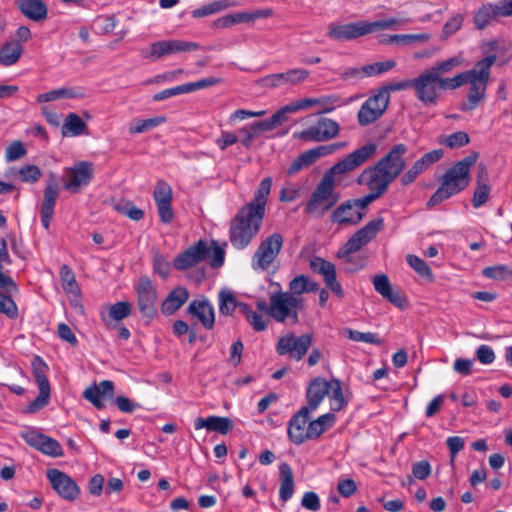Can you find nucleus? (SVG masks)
Listing matches in <instances>:
<instances>
[{"label":"nucleus","mask_w":512,"mask_h":512,"mask_svg":"<svg viewBox=\"0 0 512 512\" xmlns=\"http://www.w3.org/2000/svg\"><path fill=\"white\" fill-rule=\"evenodd\" d=\"M376 150L377 145L375 143H368L333 165L325 172L313 191L306 204L305 212L315 217H320L330 210L338 200L334 193L335 175L353 171L370 159L376 153Z\"/></svg>","instance_id":"f257e3e1"},{"label":"nucleus","mask_w":512,"mask_h":512,"mask_svg":"<svg viewBox=\"0 0 512 512\" xmlns=\"http://www.w3.org/2000/svg\"><path fill=\"white\" fill-rule=\"evenodd\" d=\"M271 187V177L264 178L253 199L243 205L231 220L229 239L234 248H246L259 233L265 217Z\"/></svg>","instance_id":"f03ea898"},{"label":"nucleus","mask_w":512,"mask_h":512,"mask_svg":"<svg viewBox=\"0 0 512 512\" xmlns=\"http://www.w3.org/2000/svg\"><path fill=\"white\" fill-rule=\"evenodd\" d=\"M478 156L477 152H472L446 169L439 179L440 186L428 200L427 206H436L464 191L471 182V168Z\"/></svg>","instance_id":"7ed1b4c3"},{"label":"nucleus","mask_w":512,"mask_h":512,"mask_svg":"<svg viewBox=\"0 0 512 512\" xmlns=\"http://www.w3.org/2000/svg\"><path fill=\"white\" fill-rule=\"evenodd\" d=\"M496 60V55H489L477 61L472 69L452 77L456 85L452 86L451 90L458 89L467 83L470 85L467 103L463 104L462 110H474L483 101L490 80V70Z\"/></svg>","instance_id":"20e7f679"},{"label":"nucleus","mask_w":512,"mask_h":512,"mask_svg":"<svg viewBox=\"0 0 512 512\" xmlns=\"http://www.w3.org/2000/svg\"><path fill=\"white\" fill-rule=\"evenodd\" d=\"M396 18H388L373 22L356 21L346 24L330 23L327 27V36L336 41H350L367 34L390 29L398 24L405 23Z\"/></svg>","instance_id":"39448f33"},{"label":"nucleus","mask_w":512,"mask_h":512,"mask_svg":"<svg viewBox=\"0 0 512 512\" xmlns=\"http://www.w3.org/2000/svg\"><path fill=\"white\" fill-rule=\"evenodd\" d=\"M269 315L277 322L283 323L290 319L298 322V312L304 309V299L287 291L270 294Z\"/></svg>","instance_id":"423d86ee"},{"label":"nucleus","mask_w":512,"mask_h":512,"mask_svg":"<svg viewBox=\"0 0 512 512\" xmlns=\"http://www.w3.org/2000/svg\"><path fill=\"white\" fill-rule=\"evenodd\" d=\"M456 81L451 79H437L428 69L413 79L412 88L415 96L424 105H435L438 98V90H451Z\"/></svg>","instance_id":"0eeeda50"},{"label":"nucleus","mask_w":512,"mask_h":512,"mask_svg":"<svg viewBox=\"0 0 512 512\" xmlns=\"http://www.w3.org/2000/svg\"><path fill=\"white\" fill-rule=\"evenodd\" d=\"M284 238L280 233H273L263 239L251 258V266L255 271H266L280 254Z\"/></svg>","instance_id":"6e6552de"},{"label":"nucleus","mask_w":512,"mask_h":512,"mask_svg":"<svg viewBox=\"0 0 512 512\" xmlns=\"http://www.w3.org/2000/svg\"><path fill=\"white\" fill-rule=\"evenodd\" d=\"M32 373L39 389V395L26 408L28 413H35L45 407L50 400V383L47 378L48 365L39 356L31 361Z\"/></svg>","instance_id":"1a4fd4ad"},{"label":"nucleus","mask_w":512,"mask_h":512,"mask_svg":"<svg viewBox=\"0 0 512 512\" xmlns=\"http://www.w3.org/2000/svg\"><path fill=\"white\" fill-rule=\"evenodd\" d=\"M312 342L313 335L310 333L300 336L288 333L278 339L276 352L281 356L289 355L292 359L299 361L305 356Z\"/></svg>","instance_id":"9d476101"},{"label":"nucleus","mask_w":512,"mask_h":512,"mask_svg":"<svg viewBox=\"0 0 512 512\" xmlns=\"http://www.w3.org/2000/svg\"><path fill=\"white\" fill-rule=\"evenodd\" d=\"M389 101L390 96L387 95L386 91H378L370 96L364 101L357 113L359 125L364 127L377 121L386 111Z\"/></svg>","instance_id":"9b49d317"},{"label":"nucleus","mask_w":512,"mask_h":512,"mask_svg":"<svg viewBox=\"0 0 512 512\" xmlns=\"http://www.w3.org/2000/svg\"><path fill=\"white\" fill-rule=\"evenodd\" d=\"M137 307L142 317L153 319L157 313V290L147 276H141L135 285Z\"/></svg>","instance_id":"f8f14e48"},{"label":"nucleus","mask_w":512,"mask_h":512,"mask_svg":"<svg viewBox=\"0 0 512 512\" xmlns=\"http://www.w3.org/2000/svg\"><path fill=\"white\" fill-rule=\"evenodd\" d=\"M512 16V0H499L495 4H486L479 8L473 22L475 26L482 30L487 27L497 17Z\"/></svg>","instance_id":"ddd939ff"},{"label":"nucleus","mask_w":512,"mask_h":512,"mask_svg":"<svg viewBox=\"0 0 512 512\" xmlns=\"http://www.w3.org/2000/svg\"><path fill=\"white\" fill-rule=\"evenodd\" d=\"M310 73L303 68H293L285 72L266 75L259 80L262 87L276 89L284 85L295 86L307 80Z\"/></svg>","instance_id":"4468645a"},{"label":"nucleus","mask_w":512,"mask_h":512,"mask_svg":"<svg viewBox=\"0 0 512 512\" xmlns=\"http://www.w3.org/2000/svg\"><path fill=\"white\" fill-rule=\"evenodd\" d=\"M209 256L208 243L204 240H199L193 245H190L185 251L180 253L173 261V266L177 270H187L196 266L198 263L206 260Z\"/></svg>","instance_id":"2eb2a0df"},{"label":"nucleus","mask_w":512,"mask_h":512,"mask_svg":"<svg viewBox=\"0 0 512 512\" xmlns=\"http://www.w3.org/2000/svg\"><path fill=\"white\" fill-rule=\"evenodd\" d=\"M339 130L340 128L336 121L329 118H321L317 123L303 130L299 137L309 142L328 141L336 137Z\"/></svg>","instance_id":"dca6fc26"},{"label":"nucleus","mask_w":512,"mask_h":512,"mask_svg":"<svg viewBox=\"0 0 512 512\" xmlns=\"http://www.w3.org/2000/svg\"><path fill=\"white\" fill-rule=\"evenodd\" d=\"M52 488L60 497L68 501H74L79 497L80 489L76 482L67 474L57 470L49 469L46 472Z\"/></svg>","instance_id":"f3484780"},{"label":"nucleus","mask_w":512,"mask_h":512,"mask_svg":"<svg viewBox=\"0 0 512 512\" xmlns=\"http://www.w3.org/2000/svg\"><path fill=\"white\" fill-rule=\"evenodd\" d=\"M153 199L157 206L159 218L162 223L169 224L174 218V212L171 206L172 189L164 180H158L153 190Z\"/></svg>","instance_id":"a211bd4d"},{"label":"nucleus","mask_w":512,"mask_h":512,"mask_svg":"<svg viewBox=\"0 0 512 512\" xmlns=\"http://www.w3.org/2000/svg\"><path fill=\"white\" fill-rule=\"evenodd\" d=\"M199 48L200 46L196 42L181 40H163L152 43L150 46V52L146 57L151 58L153 60H158L170 54L195 51Z\"/></svg>","instance_id":"6ab92c4d"},{"label":"nucleus","mask_w":512,"mask_h":512,"mask_svg":"<svg viewBox=\"0 0 512 512\" xmlns=\"http://www.w3.org/2000/svg\"><path fill=\"white\" fill-rule=\"evenodd\" d=\"M92 176L93 164L88 161H80L67 170L68 180L65 182L64 188L76 193L90 183Z\"/></svg>","instance_id":"aec40b11"},{"label":"nucleus","mask_w":512,"mask_h":512,"mask_svg":"<svg viewBox=\"0 0 512 512\" xmlns=\"http://www.w3.org/2000/svg\"><path fill=\"white\" fill-rule=\"evenodd\" d=\"M407 150L405 144H396L376 163V165L390 174L392 178L396 179L405 167L404 155Z\"/></svg>","instance_id":"412c9836"},{"label":"nucleus","mask_w":512,"mask_h":512,"mask_svg":"<svg viewBox=\"0 0 512 512\" xmlns=\"http://www.w3.org/2000/svg\"><path fill=\"white\" fill-rule=\"evenodd\" d=\"M393 180L390 174L377 165L365 169L358 177L360 184L365 183L370 191H377L378 194H384Z\"/></svg>","instance_id":"4be33fe9"},{"label":"nucleus","mask_w":512,"mask_h":512,"mask_svg":"<svg viewBox=\"0 0 512 512\" xmlns=\"http://www.w3.org/2000/svg\"><path fill=\"white\" fill-rule=\"evenodd\" d=\"M309 408H301L289 421L288 435L291 441L296 444H302L309 439Z\"/></svg>","instance_id":"5701e85b"},{"label":"nucleus","mask_w":512,"mask_h":512,"mask_svg":"<svg viewBox=\"0 0 512 512\" xmlns=\"http://www.w3.org/2000/svg\"><path fill=\"white\" fill-rule=\"evenodd\" d=\"M59 195V186L55 179L50 180L44 190L41 204V223L45 229H49L54 214V207Z\"/></svg>","instance_id":"b1692460"},{"label":"nucleus","mask_w":512,"mask_h":512,"mask_svg":"<svg viewBox=\"0 0 512 512\" xmlns=\"http://www.w3.org/2000/svg\"><path fill=\"white\" fill-rule=\"evenodd\" d=\"M83 397L97 409H102L105 399L114 398V383L110 380H103L98 384H93L85 389Z\"/></svg>","instance_id":"393cba45"},{"label":"nucleus","mask_w":512,"mask_h":512,"mask_svg":"<svg viewBox=\"0 0 512 512\" xmlns=\"http://www.w3.org/2000/svg\"><path fill=\"white\" fill-rule=\"evenodd\" d=\"M272 15L270 9L254 10L252 12H236L224 15L215 21V26L219 28H229L240 23H251L259 18H267Z\"/></svg>","instance_id":"a878e982"},{"label":"nucleus","mask_w":512,"mask_h":512,"mask_svg":"<svg viewBox=\"0 0 512 512\" xmlns=\"http://www.w3.org/2000/svg\"><path fill=\"white\" fill-rule=\"evenodd\" d=\"M187 312L210 330L215 324V311L213 305L207 299L193 300L189 303Z\"/></svg>","instance_id":"bb28decb"},{"label":"nucleus","mask_w":512,"mask_h":512,"mask_svg":"<svg viewBox=\"0 0 512 512\" xmlns=\"http://www.w3.org/2000/svg\"><path fill=\"white\" fill-rule=\"evenodd\" d=\"M373 286L377 293H379L384 299L392 303L398 308L406 307V300L400 294L399 291H395L385 274H378L373 277Z\"/></svg>","instance_id":"cd10ccee"},{"label":"nucleus","mask_w":512,"mask_h":512,"mask_svg":"<svg viewBox=\"0 0 512 512\" xmlns=\"http://www.w3.org/2000/svg\"><path fill=\"white\" fill-rule=\"evenodd\" d=\"M491 192V186L489 184L488 171L484 164L478 166V172L476 176V186L474 189L472 204L474 208H480L483 206Z\"/></svg>","instance_id":"c85d7f7f"},{"label":"nucleus","mask_w":512,"mask_h":512,"mask_svg":"<svg viewBox=\"0 0 512 512\" xmlns=\"http://www.w3.org/2000/svg\"><path fill=\"white\" fill-rule=\"evenodd\" d=\"M328 392L329 381L321 377L314 378L307 387V406L304 408H309V411L316 410Z\"/></svg>","instance_id":"c756f323"},{"label":"nucleus","mask_w":512,"mask_h":512,"mask_svg":"<svg viewBox=\"0 0 512 512\" xmlns=\"http://www.w3.org/2000/svg\"><path fill=\"white\" fill-rule=\"evenodd\" d=\"M189 299V292L185 287L178 286L172 289L161 303V313L170 316L179 310Z\"/></svg>","instance_id":"7c9ffc66"},{"label":"nucleus","mask_w":512,"mask_h":512,"mask_svg":"<svg viewBox=\"0 0 512 512\" xmlns=\"http://www.w3.org/2000/svg\"><path fill=\"white\" fill-rule=\"evenodd\" d=\"M16 5L31 21L42 22L47 18L48 7L43 0H16Z\"/></svg>","instance_id":"2f4dec72"},{"label":"nucleus","mask_w":512,"mask_h":512,"mask_svg":"<svg viewBox=\"0 0 512 512\" xmlns=\"http://www.w3.org/2000/svg\"><path fill=\"white\" fill-rule=\"evenodd\" d=\"M196 430L206 429L209 432H216L222 435L227 434L233 427V422L228 417L208 416L206 418L199 417L194 422Z\"/></svg>","instance_id":"473e14b6"},{"label":"nucleus","mask_w":512,"mask_h":512,"mask_svg":"<svg viewBox=\"0 0 512 512\" xmlns=\"http://www.w3.org/2000/svg\"><path fill=\"white\" fill-rule=\"evenodd\" d=\"M363 216V212H358L357 207L352 205V201H347L334 210L331 220L338 224L355 225L362 220Z\"/></svg>","instance_id":"72a5a7b5"},{"label":"nucleus","mask_w":512,"mask_h":512,"mask_svg":"<svg viewBox=\"0 0 512 512\" xmlns=\"http://www.w3.org/2000/svg\"><path fill=\"white\" fill-rule=\"evenodd\" d=\"M331 413L343 410L351 399L350 393L344 392L341 382L338 379L329 381V392L327 393Z\"/></svg>","instance_id":"f704fd0d"},{"label":"nucleus","mask_w":512,"mask_h":512,"mask_svg":"<svg viewBox=\"0 0 512 512\" xmlns=\"http://www.w3.org/2000/svg\"><path fill=\"white\" fill-rule=\"evenodd\" d=\"M21 436L26 444L32 448H60V443L57 440L40 433L34 428L22 431Z\"/></svg>","instance_id":"c9c22d12"},{"label":"nucleus","mask_w":512,"mask_h":512,"mask_svg":"<svg viewBox=\"0 0 512 512\" xmlns=\"http://www.w3.org/2000/svg\"><path fill=\"white\" fill-rule=\"evenodd\" d=\"M280 489L279 497L283 502H287L294 493V478L292 469L287 463H282L279 467Z\"/></svg>","instance_id":"e433bc0d"},{"label":"nucleus","mask_w":512,"mask_h":512,"mask_svg":"<svg viewBox=\"0 0 512 512\" xmlns=\"http://www.w3.org/2000/svg\"><path fill=\"white\" fill-rule=\"evenodd\" d=\"M23 53L22 44L19 41H10L0 48V64L11 66L18 62Z\"/></svg>","instance_id":"4c0bfd02"},{"label":"nucleus","mask_w":512,"mask_h":512,"mask_svg":"<svg viewBox=\"0 0 512 512\" xmlns=\"http://www.w3.org/2000/svg\"><path fill=\"white\" fill-rule=\"evenodd\" d=\"M463 62L464 58L462 54H458L446 60L437 62L432 67L428 68V70L437 79H449L448 77H443V75L450 73L455 68L461 67L463 65Z\"/></svg>","instance_id":"58836bf2"},{"label":"nucleus","mask_w":512,"mask_h":512,"mask_svg":"<svg viewBox=\"0 0 512 512\" xmlns=\"http://www.w3.org/2000/svg\"><path fill=\"white\" fill-rule=\"evenodd\" d=\"M87 125L76 113H69L66 116L64 124L61 128L62 136H79L86 133Z\"/></svg>","instance_id":"ea45409f"},{"label":"nucleus","mask_w":512,"mask_h":512,"mask_svg":"<svg viewBox=\"0 0 512 512\" xmlns=\"http://www.w3.org/2000/svg\"><path fill=\"white\" fill-rule=\"evenodd\" d=\"M337 149V145L335 144H329V145H321L314 147L312 149L306 150L303 153L300 154L301 161L304 163V165L309 167L313 163H315L319 158L325 157L327 155L332 154Z\"/></svg>","instance_id":"a19ab883"},{"label":"nucleus","mask_w":512,"mask_h":512,"mask_svg":"<svg viewBox=\"0 0 512 512\" xmlns=\"http://www.w3.org/2000/svg\"><path fill=\"white\" fill-rule=\"evenodd\" d=\"M309 267L314 273L320 274L324 282L336 276L335 265L321 257H312L309 261Z\"/></svg>","instance_id":"79ce46f5"},{"label":"nucleus","mask_w":512,"mask_h":512,"mask_svg":"<svg viewBox=\"0 0 512 512\" xmlns=\"http://www.w3.org/2000/svg\"><path fill=\"white\" fill-rule=\"evenodd\" d=\"M336 421L334 413H326L316 420H309V439L319 437L323 432L333 426Z\"/></svg>","instance_id":"37998d69"},{"label":"nucleus","mask_w":512,"mask_h":512,"mask_svg":"<svg viewBox=\"0 0 512 512\" xmlns=\"http://www.w3.org/2000/svg\"><path fill=\"white\" fill-rule=\"evenodd\" d=\"M318 288L317 283L311 281L305 275H298L289 283V292L293 295L300 296L303 293L314 292Z\"/></svg>","instance_id":"c03bdc74"},{"label":"nucleus","mask_w":512,"mask_h":512,"mask_svg":"<svg viewBox=\"0 0 512 512\" xmlns=\"http://www.w3.org/2000/svg\"><path fill=\"white\" fill-rule=\"evenodd\" d=\"M366 244L354 233L348 241L338 250L337 257L344 263H350L351 254L359 251Z\"/></svg>","instance_id":"a18cd8bd"},{"label":"nucleus","mask_w":512,"mask_h":512,"mask_svg":"<svg viewBox=\"0 0 512 512\" xmlns=\"http://www.w3.org/2000/svg\"><path fill=\"white\" fill-rule=\"evenodd\" d=\"M366 244L354 233L348 241L338 250L337 257L344 263H350L351 254L359 251Z\"/></svg>","instance_id":"49530a36"},{"label":"nucleus","mask_w":512,"mask_h":512,"mask_svg":"<svg viewBox=\"0 0 512 512\" xmlns=\"http://www.w3.org/2000/svg\"><path fill=\"white\" fill-rule=\"evenodd\" d=\"M383 226V218H376L369 221L365 226L359 229L356 234L367 245L376 237L377 233L382 230Z\"/></svg>","instance_id":"de8ad7c7"},{"label":"nucleus","mask_w":512,"mask_h":512,"mask_svg":"<svg viewBox=\"0 0 512 512\" xmlns=\"http://www.w3.org/2000/svg\"><path fill=\"white\" fill-rule=\"evenodd\" d=\"M80 96H81V94L77 93L75 89L63 87V88L51 90V91L43 93V94H39L37 96V101L39 103H43V102L55 101V100L62 99V98L73 99V98H77Z\"/></svg>","instance_id":"09e8293b"},{"label":"nucleus","mask_w":512,"mask_h":512,"mask_svg":"<svg viewBox=\"0 0 512 512\" xmlns=\"http://www.w3.org/2000/svg\"><path fill=\"white\" fill-rule=\"evenodd\" d=\"M239 312L245 316L255 331H263L267 327V321L262 315L253 311L246 303H240Z\"/></svg>","instance_id":"8fccbe9b"},{"label":"nucleus","mask_w":512,"mask_h":512,"mask_svg":"<svg viewBox=\"0 0 512 512\" xmlns=\"http://www.w3.org/2000/svg\"><path fill=\"white\" fill-rule=\"evenodd\" d=\"M231 6H232V3L227 0L214 1V2H211L201 8L193 10L192 16L194 18H201V17L209 16V15L221 12L223 10H226Z\"/></svg>","instance_id":"3c124183"},{"label":"nucleus","mask_w":512,"mask_h":512,"mask_svg":"<svg viewBox=\"0 0 512 512\" xmlns=\"http://www.w3.org/2000/svg\"><path fill=\"white\" fill-rule=\"evenodd\" d=\"M482 274L486 278L497 281L512 280V269L504 264L485 267Z\"/></svg>","instance_id":"603ef678"},{"label":"nucleus","mask_w":512,"mask_h":512,"mask_svg":"<svg viewBox=\"0 0 512 512\" xmlns=\"http://www.w3.org/2000/svg\"><path fill=\"white\" fill-rule=\"evenodd\" d=\"M165 122H166V117H164V116H156L153 118L137 120L130 125L129 132L131 134L143 133V132L151 130Z\"/></svg>","instance_id":"864d4df0"},{"label":"nucleus","mask_w":512,"mask_h":512,"mask_svg":"<svg viewBox=\"0 0 512 512\" xmlns=\"http://www.w3.org/2000/svg\"><path fill=\"white\" fill-rule=\"evenodd\" d=\"M60 278L63 289L68 292L77 295L79 288L75 280L74 273L68 265H62L60 268Z\"/></svg>","instance_id":"5fc2aeb1"},{"label":"nucleus","mask_w":512,"mask_h":512,"mask_svg":"<svg viewBox=\"0 0 512 512\" xmlns=\"http://www.w3.org/2000/svg\"><path fill=\"white\" fill-rule=\"evenodd\" d=\"M241 302H237L230 292L221 291L219 294V312L222 315H231L236 309L239 310Z\"/></svg>","instance_id":"6e6d98bb"},{"label":"nucleus","mask_w":512,"mask_h":512,"mask_svg":"<svg viewBox=\"0 0 512 512\" xmlns=\"http://www.w3.org/2000/svg\"><path fill=\"white\" fill-rule=\"evenodd\" d=\"M406 261L409 266L415 270L421 277L426 279H433V273L428 264L416 255H407Z\"/></svg>","instance_id":"4d7b16f0"},{"label":"nucleus","mask_w":512,"mask_h":512,"mask_svg":"<svg viewBox=\"0 0 512 512\" xmlns=\"http://www.w3.org/2000/svg\"><path fill=\"white\" fill-rule=\"evenodd\" d=\"M262 121L253 123L248 126H244L239 130V134L241 135V143L244 147H249L251 145L252 140L258 135L260 131H268L264 129V127L260 126Z\"/></svg>","instance_id":"13d9d810"},{"label":"nucleus","mask_w":512,"mask_h":512,"mask_svg":"<svg viewBox=\"0 0 512 512\" xmlns=\"http://www.w3.org/2000/svg\"><path fill=\"white\" fill-rule=\"evenodd\" d=\"M396 66V61L388 60L384 62H375L362 67L363 75L366 77L385 73Z\"/></svg>","instance_id":"bf43d9fd"},{"label":"nucleus","mask_w":512,"mask_h":512,"mask_svg":"<svg viewBox=\"0 0 512 512\" xmlns=\"http://www.w3.org/2000/svg\"><path fill=\"white\" fill-rule=\"evenodd\" d=\"M345 334L347 337L355 342H364L369 344H375L380 345L381 340L378 338V335L376 333L372 332H360L353 329H346Z\"/></svg>","instance_id":"052dcab7"},{"label":"nucleus","mask_w":512,"mask_h":512,"mask_svg":"<svg viewBox=\"0 0 512 512\" xmlns=\"http://www.w3.org/2000/svg\"><path fill=\"white\" fill-rule=\"evenodd\" d=\"M209 256L206 260L209 261V264L213 268H219L223 265L225 260V251L222 247H220L217 242L212 241L209 245Z\"/></svg>","instance_id":"680f3d73"},{"label":"nucleus","mask_w":512,"mask_h":512,"mask_svg":"<svg viewBox=\"0 0 512 512\" xmlns=\"http://www.w3.org/2000/svg\"><path fill=\"white\" fill-rule=\"evenodd\" d=\"M131 314V304L126 301H120L110 306L109 316L116 321L123 320Z\"/></svg>","instance_id":"e2e57ef3"},{"label":"nucleus","mask_w":512,"mask_h":512,"mask_svg":"<svg viewBox=\"0 0 512 512\" xmlns=\"http://www.w3.org/2000/svg\"><path fill=\"white\" fill-rule=\"evenodd\" d=\"M470 141L469 135L466 132L458 131L448 135L443 144L451 149L460 148L467 145Z\"/></svg>","instance_id":"0e129e2a"},{"label":"nucleus","mask_w":512,"mask_h":512,"mask_svg":"<svg viewBox=\"0 0 512 512\" xmlns=\"http://www.w3.org/2000/svg\"><path fill=\"white\" fill-rule=\"evenodd\" d=\"M95 25L100 34H108L116 27L117 19L115 15H100L95 19Z\"/></svg>","instance_id":"69168bd1"},{"label":"nucleus","mask_w":512,"mask_h":512,"mask_svg":"<svg viewBox=\"0 0 512 512\" xmlns=\"http://www.w3.org/2000/svg\"><path fill=\"white\" fill-rule=\"evenodd\" d=\"M0 312L11 319H15L18 316V309L15 302L10 296L2 292H0Z\"/></svg>","instance_id":"338daca9"},{"label":"nucleus","mask_w":512,"mask_h":512,"mask_svg":"<svg viewBox=\"0 0 512 512\" xmlns=\"http://www.w3.org/2000/svg\"><path fill=\"white\" fill-rule=\"evenodd\" d=\"M18 174L23 182L35 183L40 179L42 172L36 165H26L18 170Z\"/></svg>","instance_id":"774afa93"}]
</instances>
